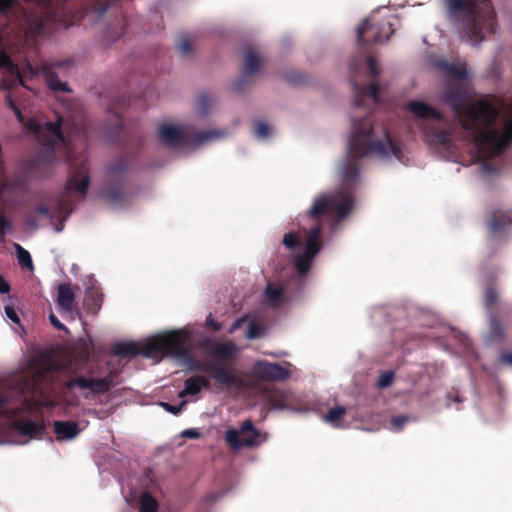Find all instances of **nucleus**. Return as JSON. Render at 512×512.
Instances as JSON below:
<instances>
[{
    "label": "nucleus",
    "instance_id": "f257e3e1",
    "mask_svg": "<svg viewBox=\"0 0 512 512\" xmlns=\"http://www.w3.org/2000/svg\"><path fill=\"white\" fill-rule=\"evenodd\" d=\"M369 154L382 159L403 160L400 146L392 140L384 125L372 122L367 115H352L347 155L339 167L340 189L314 197L308 211L297 218L299 229L283 236L282 244L294 251L297 280L310 271L313 259L322 249L323 220L340 221L351 212L352 189L360 180L362 159Z\"/></svg>",
    "mask_w": 512,
    "mask_h": 512
},
{
    "label": "nucleus",
    "instance_id": "f03ea898",
    "mask_svg": "<svg viewBox=\"0 0 512 512\" xmlns=\"http://www.w3.org/2000/svg\"><path fill=\"white\" fill-rule=\"evenodd\" d=\"M66 377L64 394H76L90 398L104 394L118 383V374L104 366H90L85 360H69L59 367L35 375L31 383L23 374H17L0 385V422L12 427L23 436H36L41 427L35 422L19 419L35 408H52L58 399L48 386L54 374Z\"/></svg>",
    "mask_w": 512,
    "mask_h": 512
},
{
    "label": "nucleus",
    "instance_id": "7ed1b4c3",
    "mask_svg": "<svg viewBox=\"0 0 512 512\" xmlns=\"http://www.w3.org/2000/svg\"><path fill=\"white\" fill-rule=\"evenodd\" d=\"M434 66L446 78L443 101L453 109L458 123L472 138L481 172L494 173L497 168L490 161L512 143V120H499L497 110L484 100L465 105L472 86V72L465 61L450 63L441 59Z\"/></svg>",
    "mask_w": 512,
    "mask_h": 512
},
{
    "label": "nucleus",
    "instance_id": "20e7f679",
    "mask_svg": "<svg viewBox=\"0 0 512 512\" xmlns=\"http://www.w3.org/2000/svg\"><path fill=\"white\" fill-rule=\"evenodd\" d=\"M451 18L461 21V33L479 44L494 29L495 17L489 0H445Z\"/></svg>",
    "mask_w": 512,
    "mask_h": 512
},
{
    "label": "nucleus",
    "instance_id": "39448f33",
    "mask_svg": "<svg viewBox=\"0 0 512 512\" xmlns=\"http://www.w3.org/2000/svg\"><path fill=\"white\" fill-rule=\"evenodd\" d=\"M407 110L416 118L425 142L439 152H451L454 148V126L432 106L413 100L406 104Z\"/></svg>",
    "mask_w": 512,
    "mask_h": 512
},
{
    "label": "nucleus",
    "instance_id": "423d86ee",
    "mask_svg": "<svg viewBox=\"0 0 512 512\" xmlns=\"http://www.w3.org/2000/svg\"><path fill=\"white\" fill-rule=\"evenodd\" d=\"M190 332L178 329L151 337L146 343L120 342L114 345L113 352L117 356L131 357L142 354L155 358L159 355L183 357L185 345L188 344Z\"/></svg>",
    "mask_w": 512,
    "mask_h": 512
},
{
    "label": "nucleus",
    "instance_id": "0eeeda50",
    "mask_svg": "<svg viewBox=\"0 0 512 512\" xmlns=\"http://www.w3.org/2000/svg\"><path fill=\"white\" fill-rule=\"evenodd\" d=\"M161 142L169 147L189 146L197 148L203 144L224 137L221 130H208L195 133L194 129L184 125L162 124L158 129Z\"/></svg>",
    "mask_w": 512,
    "mask_h": 512
},
{
    "label": "nucleus",
    "instance_id": "6e6552de",
    "mask_svg": "<svg viewBox=\"0 0 512 512\" xmlns=\"http://www.w3.org/2000/svg\"><path fill=\"white\" fill-rule=\"evenodd\" d=\"M183 361V363L191 371L209 373L210 376L219 384L231 387L236 384V376L226 370L218 362L214 361H200L189 355L187 351V344L185 345V355L183 357H176Z\"/></svg>",
    "mask_w": 512,
    "mask_h": 512
},
{
    "label": "nucleus",
    "instance_id": "1a4fd4ad",
    "mask_svg": "<svg viewBox=\"0 0 512 512\" xmlns=\"http://www.w3.org/2000/svg\"><path fill=\"white\" fill-rule=\"evenodd\" d=\"M392 20H396L395 17L388 19L383 23H376L374 20V13L368 18L364 19L363 22L357 28V39L362 44H378L387 41L391 34H393L394 23Z\"/></svg>",
    "mask_w": 512,
    "mask_h": 512
},
{
    "label": "nucleus",
    "instance_id": "9d476101",
    "mask_svg": "<svg viewBox=\"0 0 512 512\" xmlns=\"http://www.w3.org/2000/svg\"><path fill=\"white\" fill-rule=\"evenodd\" d=\"M266 440V435L254 428L250 420H245L239 429L228 428L225 434V441L234 450L243 447H255Z\"/></svg>",
    "mask_w": 512,
    "mask_h": 512
},
{
    "label": "nucleus",
    "instance_id": "9b49d317",
    "mask_svg": "<svg viewBox=\"0 0 512 512\" xmlns=\"http://www.w3.org/2000/svg\"><path fill=\"white\" fill-rule=\"evenodd\" d=\"M56 304L61 314L70 321L78 315L74 288L68 284H60L56 297Z\"/></svg>",
    "mask_w": 512,
    "mask_h": 512
},
{
    "label": "nucleus",
    "instance_id": "f8f14e48",
    "mask_svg": "<svg viewBox=\"0 0 512 512\" xmlns=\"http://www.w3.org/2000/svg\"><path fill=\"white\" fill-rule=\"evenodd\" d=\"M254 374L262 379L270 381H282L290 376V372L276 363L258 361L253 368Z\"/></svg>",
    "mask_w": 512,
    "mask_h": 512
},
{
    "label": "nucleus",
    "instance_id": "ddd939ff",
    "mask_svg": "<svg viewBox=\"0 0 512 512\" xmlns=\"http://www.w3.org/2000/svg\"><path fill=\"white\" fill-rule=\"evenodd\" d=\"M85 427V423L74 421H55L53 424L54 433L59 441L74 439Z\"/></svg>",
    "mask_w": 512,
    "mask_h": 512
},
{
    "label": "nucleus",
    "instance_id": "4468645a",
    "mask_svg": "<svg viewBox=\"0 0 512 512\" xmlns=\"http://www.w3.org/2000/svg\"><path fill=\"white\" fill-rule=\"evenodd\" d=\"M265 397L272 409L285 410L289 408V403L292 400V393L282 389H267Z\"/></svg>",
    "mask_w": 512,
    "mask_h": 512
},
{
    "label": "nucleus",
    "instance_id": "2eb2a0df",
    "mask_svg": "<svg viewBox=\"0 0 512 512\" xmlns=\"http://www.w3.org/2000/svg\"><path fill=\"white\" fill-rule=\"evenodd\" d=\"M355 101L354 108L358 109L361 106L366 105L365 99L368 98L371 102L377 103L379 101V90L378 84L372 83L368 87L355 86Z\"/></svg>",
    "mask_w": 512,
    "mask_h": 512
},
{
    "label": "nucleus",
    "instance_id": "dca6fc26",
    "mask_svg": "<svg viewBox=\"0 0 512 512\" xmlns=\"http://www.w3.org/2000/svg\"><path fill=\"white\" fill-rule=\"evenodd\" d=\"M95 283L96 281L92 276L87 277V282H85V285L88 284L89 286L86 288L84 304L91 313H96L100 309L102 301L101 294Z\"/></svg>",
    "mask_w": 512,
    "mask_h": 512
},
{
    "label": "nucleus",
    "instance_id": "f3484780",
    "mask_svg": "<svg viewBox=\"0 0 512 512\" xmlns=\"http://www.w3.org/2000/svg\"><path fill=\"white\" fill-rule=\"evenodd\" d=\"M209 387V381L203 376H193L184 382V389L179 392L180 398L197 395L202 389Z\"/></svg>",
    "mask_w": 512,
    "mask_h": 512
},
{
    "label": "nucleus",
    "instance_id": "a211bd4d",
    "mask_svg": "<svg viewBox=\"0 0 512 512\" xmlns=\"http://www.w3.org/2000/svg\"><path fill=\"white\" fill-rule=\"evenodd\" d=\"M245 323H248V327L245 333L248 339H255L263 335L264 331L262 327L258 325L255 321L249 320L247 315L237 319L229 328V333L235 332L236 330L241 328Z\"/></svg>",
    "mask_w": 512,
    "mask_h": 512
},
{
    "label": "nucleus",
    "instance_id": "6ab92c4d",
    "mask_svg": "<svg viewBox=\"0 0 512 512\" xmlns=\"http://www.w3.org/2000/svg\"><path fill=\"white\" fill-rule=\"evenodd\" d=\"M209 351L213 356L218 358H231L238 351L237 346L229 341V342H212L209 345Z\"/></svg>",
    "mask_w": 512,
    "mask_h": 512
},
{
    "label": "nucleus",
    "instance_id": "aec40b11",
    "mask_svg": "<svg viewBox=\"0 0 512 512\" xmlns=\"http://www.w3.org/2000/svg\"><path fill=\"white\" fill-rule=\"evenodd\" d=\"M288 290L287 285H278L275 283H269L265 289L266 302L272 306H278L282 300L284 293Z\"/></svg>",
    "mask_w": 512,
    "mask_h": 512
},
{
    "label": "nucleus",
    "instance_id": "412c9836",
    "mask_svg": "<svg viewBox=\"0 0 512 512\" xmlns=\"http://www.w3.org/2000/svg\"><path fill=\"white\" fill-rule=\"evenodd\" d=\"M512 224V219L507 213H495L489 221V229L491 233L496 234L501 229H505Z\"/></svg>",
    "mask_w": 512,
    "mask_h": 512
},
{
    "label": "nucleus",
    "instance_id": "4be33fe9",
    "mask_svg": "<svg viewBox=\"0 0 512 512\" xmlns=\"http://www.w3.org/2000/svg\"><path fill=\"white\" fill-rule=\"evenodd\" d=\"M260 59L254 51H247L245 54L244 74L252 75L258 71Z\"/></svg>",
    "mask_w": 512,
    "mask_h": 512
},
{
    "label": "nucleus",
    "instance_id": "5701e85b",
    "mask_svg": "<svg viewBox=\"0 0 512 512\" xmlns=\"http://www.w3.org/2000/svg\"><path fill=\"white\" fill-rule=\"evenodd\" d=\"M14 249H15L19 264L23 268H27L28 270L33 271L34 266H33V262H32L30 253L17 243L14 244Z\"/></svg>",
    "mask_w": 512,
    "mask_h": 512
},
{
    "label": "nucleus",
    "instance_id": "b1692460",
    "mask_svg": "<svg viewBox=\"0 0 512 512\" xmlns=\"http://www.w3.org/2000/svg\"><path fill=\"white\" fill-rule=\"evenodd\" d=\"M345 412L343 406L333 407L323 416V420L334 427H338L337 421L342 418Z\"/></svg>",
    "mask_w": 512,
    "mask_h": 512
},
{
    "label": "nucleus",
    "instance_id": "393cba45",
    "mask_svg": "<svg viewBox=\"0 0 512 512\" xmlns=\"http://www.w3.org/2000/svg\"><path fill=\"white\" fill-rule=\"evenodd\" d=\"M46 82L51 90L54 91H68L66 82L61 81L53 72L46 73Z\"/></svg>",
    "mask_w": 512,
    "mask_h": 512
},
{
    "label": "nucleus",
    "instance_id": "a878e982",
    "mask_svg": "<svg viewBox=\"0 0 512 512\" xmlns=\"http://www.w3.org/2000/svg\"><path fill=\"white\" fill-rule=\"evenodd\" d=\"M157 501L149 494L143 493L140 497V512H156Z\"/></svg>",
    "mask_w": 512,
    "mask_h": 512
},
{
    "label": "nucleus",
    "instance_id": "bb28decb",
    "mask_svg": "<svg viewBox=\"0 0 512 512\" xmlns=\"http://www.w3.org/2000/svg\"><path fill=\"white\" fill-rule=\"evenodd\" d=\"M254 134L257 138L265 140L273 134V129L264 121H257L254 127Z\"/></svg>",
    "mask_w": 512,
    "mask_h": 512
},
{
    "label": "nucleus",
    "instance_id": "cd10ccee",
    "mask_svg": "<svg viewBox=\"0 0 512 512\" xmlns=\"http://www.w3.org/2000/svg\"><path fill=\"white\" fill-rule=\"evenodd\" d=\"M211 105L212 100L207 95L200 96L197 102V110L199 114L206 115Z\"/></svg>",
    "mask_w": 512,
    "mask_h": 512
},
{
    "label": "nucleus",
    "instance_id": "c85d7f7f",
    "mask_svg": "<svg viewBox=\"0 0 512 512\" xmlns=\"http://www.w3.org/2000/svg\"><path fill=\"white\" fill-rule=\"evenodd\" d=\"M393 378L394 373L392 371H386L379 376L377 386L379 388H386L391 385Z\"/></svg>",
    "mask_w": 512,
    "mask_h": 512
},
{
    "label": "nucleus",
    "instance_id": "c756f323",
    "mask_svg": "<svg viewBox=\"0 0 512 512\" xmlns=\"http://www.w3.org/2000/svg\"><path fill=\"white\" fill-rule=\"evenodd\" d=\"M409 421V417L407 416H397L393 417L391 420V424L394 428V431H400L404 424Z\"/></svg>",
    "mask_w": 512,
    "mask_h": 512
},
{
    "label": "nucleus",
    "instance_id": "7c9ffc66",
    "mask_svg": "<svg viewBox=\"0 0 512 512\" xmlns=\"http://www.w3.org/2000/svg\"><path fill=\"white\" fill-rule=\"evenodd\" d=\"M496 299H497L496 293L493 291V289L488 288L484 294V301H485L486 307L488 309H490V307L493 305V303L496 301Z\"/></svg>",
    "mask_w": 512,
    "mask_h": 512
},
{
    "label": "nucleus",
    "instance_id": "2f4dec72",
    "mask_svg": "<svg viewBox=\"0 0 512 512\" xmlns=\"http://www.w3.org/2000/svg\"><path fill=\"white\" fill-rule=\"evenodd\" d=\"M160 405L168 412L174 414V415H177L180 413V411L182 410V408L184 407L185 405V402H182L180 405L178 406H174V405H171L169 403H165V402H162L160 403Z\"/></svg>",
    "mask_w": 512,
    "mask_h": 512
},
{
    "label": "nucleus",
    "instance_id": "473e14b6",
    "mask_svg": "<svg viewBox=\"0 0 512 512\" xmlns=\"http://www.w3.org/2000/svg\"><path fill=\"white\" fill-rule=\"evenodd\" d=\"M181 436L184 438L197 439L201 436V433L197 428H189L183 430Z\"/></svg>",
    "mask_w": 512,
    "mask_h": 512
},
{
    "label": "nucleus",
    "instance_id": "72a5a7b5",
    "mask_svg": "<svg viewBox=\"0 0 512 512\" xmlns=\"http://www.w3.org/2000/svg\"><path fill=\"white\" fill-rule=\"evenodd\" d=\"M367 66L371 75L376 76L380 73V69L374 58L370 57L367 59Z\"/></svg>",
    "mask_w": 512,
    "mask_h": 512
},
{
    "label": "nucleus",
    "instance_id": "f704fd0d",
    "mask_svg": "<svg viewBox=\"0 0 512 512\" xmlns=\"http://www.w3.org/2000/svg\"><path fill=\"white\" fill-rule=\"evenodd\" d=\"M5 314L12 322H14V323L20 322L19 316H18L17 312L14 310V308L6 306Z\"/></svg>",
    "mask_w": 512,
    "mask_h": 512
},
{
    "label": "nucleus",
    "instance_id": "c9c22d12",
    "mask_svg": "<svg viewBox=\"0 0 512 512\" xmlns=\"http://www.w3.org/2000/svg\"><path fill=\"white\" fill-rule=\"evenodd\" d=\"M49 320L55 328L59 330H66V327L58 320V318L53 313L49 315Z\"/></svg>",
    "mask_w": 512,
    "mask_h": 512
},
{
    "label": "nucleus",
    "instance_id": "e433bc0d",
    "mask_svg": "<svg viewBox=\"0 0 512 512\" xmlns=\"http://www.w3.org/2000/svg\"><path fill=\"white\" fill-rule=\"evenodd\" d=\"M179 48L183 54H188L191 51V45L188 40H182Z\"/></svg>",
    "mask_w": 512,
    "mask_h": 512
},
{
    "label": "nucleus",
    "instance_id": "4c0bfd02",
    "mask_svg": "<svg viewBox=\"0 0 512 512\" xmlns=\"http://www.w3.org/2000/svg\"><path fill=\"white\" fill-rule=\"evenodd\" d=\"M206 324L211 326L215 331H218L221 329V326L215 322L212 318L211 315H209L207 318H206Z\"/></svg>",
    "mask_w": 512,
    "mask_h": 512
},
{
    "label": "nucleus",
    "instance_id": "58836bf2",
    "mask_svg": "<svg viewBox=\"0 0 512 512\" xmlns=\"http://www.w3.org/2000/svg\"><path fill=\"white\" fill-rule=\"evenodd\" d=\"M500 362L512 366V353H506L500 356Z\"/></svg>",
    "mask_w": 512,
    "mask_h": 512
},
{
    "label": "nucleus",
    "instance_id": "ea45409f",
    "mask_svg": "<svg viewBox=\"0 0 512 512\" xmlns=\"http://www.w3.org/2000/svg\"><path fill=\"white\" fill-rule=\"evenodd\" d=\"M9 292V285L6 281L0 276V294H5Z\"/></svg>",
    "mask_w": 512,
    "mask_h": 512
},
{
    "label": "nucleus",
    "instance_id": "a19ab883",
    "mask_svg": "<svg viewBox=\"0 0 512 512\" xmlns=\"http://www.w3.org/2000/svg\"><path fill=\"white\" fill-rule=\"evenodd\" d=\"M497 326H498V324H497L496 320L491 319V330H492L493 334H495Z\"/></svg>",
    "mask_w": 512,
    "mask_h": 512
},
{
    "label": "nucleus",
    "instance_id": "79ce46f5",
    "mask_svg": "<svg viewBox=\"0 0 512 512\" xmlns=\"http://www.w3.org/2000/svg\"><path fill=\"white\" fill-rule=\"evenodd\" d=\"M107 197H108L111 201H115V200H117L118 195H117V194H114V193H109V194L107 195Z\"/></svg>",
    "mask_w": 512,
    "mask_h": 512
},
{
    "label": "nucleus",
    "instance_id": "37998d69",
    "mask_svg": "<svg viewBox=\"0 0 512 512\" xmlns=\"http://www.w3.org/2000/svg\"><path fill=\"white\" fill-rule=\"evenodd\" d=\"M62 230H63V226H62V225H60V226H59V225H56V226H55V231H56V232H61Z\"/></svg>",
    "mask_w": 512,
    "mask_h": 512
}]
</instances>
